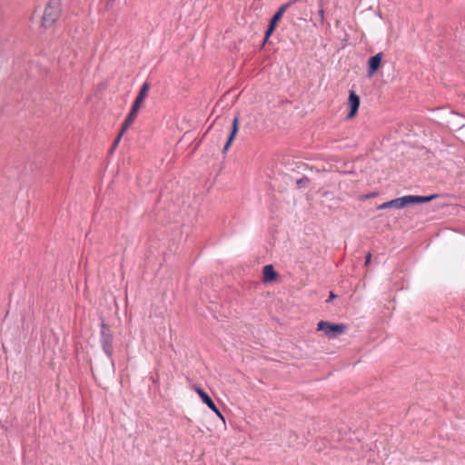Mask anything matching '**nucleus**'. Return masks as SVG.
Here are the masks:
<instances>
[{
  "label": "nucleus",
  "mask_w": 465,
  "mask_h": 465,
  "mask_svg": "<svg viewBox=\"0 0 465 465\" xmlns=\"http://www.w3.org/2000/svg\"><path fill=\"white\" fill-rule=\"evenodd\" d=\"M63 14L62 0H47L40 18V30L46 31L54 27Z\"/></svg>",
  "instance_id": "1"
},
{
  "label": "nucleus",
  "mask_w": 465,
  "mask_h": 465,
  "mask_svg": "<svg viewBox=\"0 0 465 465\" xmlns=\"http://www.w3.org/2000/svg\"><path fill=\"white\" fill-rule=\"evenodd\" d=\"M436 195L430 196H416V195H406L403 197L396 198L391 200L392 208L401 209L409 204L424 203L434 199Z\"/></svg>",
  "instance_id": "2"
},
{
  "label": "nucleus",
  "mask_w": 465,
  "mask_h": 465,
  "mask_svg": "<svg viewBox=\"0 0 465 465\" xmlns=\"http://www.w3.org/2000/svg\"><path fill=\"white\" fill-rule=\"evenodd\" d=\"M317 330L323 331L330 338H335L344 333L347 330V326L342 323L336 324L321 321L317 324Z\"/></svg>",
  "instance_id": "3"
},
{
  "label": "nucleus",
  "mask_w": 465,
  "mask_h": 465,
  "mask_svg": "<svg viewBox=\"0 0 465 465\" xmlns=\"http://www.w3.org/2000/svg\"><path fill=\"white\" fill-rule=\"evenodd\" d=\"M348 105L350 107V112L347 115V118L352 119L357 114L360 106V97L354 91L350 92Z\"/></svg>",
  "instance_id": "4"
},
{
  "label": "nucleus",
  "mask_w": 465,
  "mask_h": 465,
  "mask_svg": "<svg viewBox=\"0 0 465 465\" xmlns=\"http://www.w3.org/2000/svg\"><path fill=\"white\" fill-rule=\"evenodd\" d=\"M140 107H141V105L134 103L131 111L129 112L128 115L126 116L125 120L124 121V123L122 124V133H125V131L134 122L135 118L137 117Z\"/></svg>",
  "instance_id": "5"
},
{
  "label": "nucleus",
  "mask_w": 465,
  "mask_h": 465,
  "mask_svg": "<svg viewBox=\"0 0 465 465\" xmlns=\"http://www.w3.org/2000/svg\"><path fill=\"white\" fill-rule=\"evenodd\" d=\"M107 331H108L107 326L104 323H103L102 331H101L102 344H103V348H104V351H105V353L108 356H111V354L113 352V347H112V342H111V336H110V334L106 333Z\"/></svg>",
  "instance_id": "6"
},
{
  "label": "nucleus",
  "mask_w": 465,
  "mask_h": 465,
  "mask_svg": "<svg viewBox=\"0 0 465 465\" xmlns=\"http://www.w3.org/2000/svg\"><path fill=\"white\" fill-rule=\"evenodd\" d=\"M382 60V53L371 56L369 60L368 75L372 76L379 69Z\"/></svg>",
  "instance_id": "7"
},
{
  "label": "nucleus",
  "mask_w": 465,
  "mask_h": 465,
  "mask_svg": "<svg viewBox=\"0 0 465 465\" xmlns=\"http://www.w3.org/2000/svg\"><path fill=\"white\" fill-rule=\"evenodd\" d=\"M232 125V132L229 135V138H228L226 143L223 146V153H226L229 150L232 141L234 140V138L239 131V115L234 116Z\"/></svg>",
  "instance_id": "8"
},
{
  "label": "nucleus",
  "mask_w": 465,
  "mask_h": 465,
  "mask_svg": "<svg viewBox=\"0 0 465 465\" xmlns=\"http://www.w3.org/2000/svg\"><path fill=\"white\" fill-rule=\"evenodd\" d=\"M277 278V272H275L272 265L268 264L263 267L262 270V281L264 282H271Z\"/></svg>",
  "instance_id": "9"
},
{
  "label": "nucleus",
  "mask_w": 465,
  "mask_h": 465,
  "mask_svg": "<svg viewBox=\"0 0 465 465\" xmlns=\"http://www.w3.org/2000/svg\"><path fill=\"white\" fill-rule=\"evenodd\" d=\"M194 391L199 395L203 403H205L212 411L214 410L216 405L211 397L202 388L195 386Z\"/></svg>",
  "instance_id": "10"
},
{
  "label": "nucleus",
  "mask_w": 465,
  "mask_h": 465,
  "mask_svg": "<svg viewBox=\"0 0 465 465\" xmlns=\"http://www.w3.org/2000/svg\"><path fill=\"white\" fill-rule=\"evenodd\" d=\"M292 3L289 2V3H286L284 5H282L279 9L278 11L274 14V15L272 16V18L271 19L270 21V24L271 25H277L278 22L281 20V18L282 17L283 14L286 12V10L291 6Z\"/></svg>",
  "instance_id": "11"
},
{
  "label": "nucleus",
  "mask_w": 465,
  "mask_h": 465,
  "mask_svg": "<svg viewBox=\"0 0 465 465\" xmlns=\"http://www.w3.org/2000/svg\"><path fill=\"white\" fill-rule=\"evenodd\" d=\"M149 89H150V84L148 82L143 83V84L142 85V87L139 91L137 97L134 100V104L142 105L145 97L147 96Z\"/></svg>",
  "instance_id": "12"
},
{
  "label": "nucleus",
  "mask_w": 465,
  "mask_h": 465,
  "mask_svg": "<svg viewBox=\"0 0 465 465\" xmlns=\"http://www.w3.org/2000/svg\"><path fill=\"white\" fill-rule=\"evenodd\" d=\"M124 133H122V129H121V130H120V133L118 134L117 137H116V138H115V140L114 141L113 145H112V147H111V149H110V152H111V153H113V152L116 149V147H117L118 143H120V141H121L122 136L124 135Z\"/></svg>",
  "instance_id": "13"
},
{
  "label": "nucleus",
  "mask_w": 465,
  "mask_h": 465,
  "mask_svg": "<svg viewBox=\"0 0 465 465\" xmlns=\"http://www.w3.org/2000/svg\"><path fill=\"white\" fill-rule=\"evenodd\" d=\"M275 27H276L275 25L269 24V26H268V28H267V30L265 32L264 42H266L270 38V36L272 35V34L275 30Z\"/></svg>",
  "instance_id": "14"
},
{
  "label": "nucleus",
  "mask_w": 465,
  "mask_h": 465,
  "mask_svg": "<svg viewBox=\"0 0 465 465\" xmlns=\"http://www.w3.org/2000/svg\"><path fill=\"white\" fill-rule=\"evenodd\" d=\"M386 208H392V205H391V202L389 201V202H386V203H383L381 204H380L378 206V209L379 210H383V209H386Z\"/></svg>",
  "instance_id": "15"
},
{
  "label": "nucleus",
  "mask_w": 465,
  "mask_h": 465,
  "mask_svg": "<svg viewBox=\"0 0 465 465\" xmlns=\"http://www.w3.org/2000/svg\"><path fill=\"white\" fill-rule=\"evenodd\" d=\"M213 411L224 422L225 421V419H224V416L222 414V412L218 410L217 407L214 408V410H213Z\"/></svg>",
  "instance_id": "16"
},
{
  "label": "nucleus",
  "mask_w": 465,
  "mask_h": 465,
  "mask_svg": "<svg viewBox=\"0 0 465 465\" xmlns=\"http://www.w3.org/2000/svg\"><path fill=\"white\" fill-rule=\"evenodd\" d=\"M371 253H369L367 256H366V261H365V264H369V262H371Z\"/></svg>",
  "instance_id": "17"
},
{
  "label": "nucleus",
  "mask_w": 465,
  "mask_h": 465,
  "mask_svg": "<svg viewBox=\"0 0 465 465\" xmlns=\"http://www.w3.org/2000/svg\"><path fill=\"white\" fill-rule=\"evenodd\" d=\"M115 0H108V7L110 8L114 3Z\"/></svg>",
  "instance_id": "18"
},
{
  "label": "nucleus",
  "mask_w": 465,
  "mask_h": 465,
  "mask_svg": "<svg viewBox=\"0 0 465 465\" xmlns=\"http://www.w3.org/2000/svg\"><path fill=\"white\" fill-rule=\"evenodd\" d=\"M320 15H321L322 17H323V9L320 10Z\"/></svg>",
  "instance_id": "19"
},
{
  "label": "nucleus",
  "mask_w": 465,
  "mask_h": 465,
  "mask_svg": "<svg viewBox=\"0 0 465 465\" xmlns=\"http://www.w3.org/2000/svg\"><path fill=\"white\" fill-rule=\"evenodd\" d=\"M333 298H335V295L332 292H331L330 299H333Z\"/></svg>",
  "instance_id": "20"
}]
</instances>
